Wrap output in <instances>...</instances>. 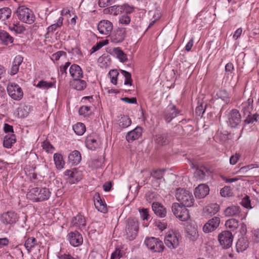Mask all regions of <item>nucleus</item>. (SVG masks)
Here are the masks:
<instances>
[{
	"label": "nucleus",
	"instance_id": "423d86ee",
	"mask_svg": "<svg viewBox=\"0 0 259 259\" xmlns=\"http://www.w3.org/2000/svg\"><path fill=\"white\" fill-rule=\"evenodd\" d=\"M145 243L152 252H161L165 248L162 241L159 238L155 237L146 238Z\"/></svg>",
	"mask_w": 259,
	"mask_h": 259
},
{
	"label": "nucleus",
	"instance_id": "774afa93",
	"mask_svg": "<svg viewBox=\"0 0 259 259\" xmlns=\"http://www.w3.org/2000/svg\"><path fill=\"white\" fill-rule=\"evenodd\" d=\"M112 3V0H99L98 5L101 8H105L111 5Z\"/></svg>",
	"mask_w": 259,
	"mask_h": 259
},
{
	"label": "nucleus",
	"instance_id": "f3484780",
	"mask_svg": "<svg viewBox=\"0 0 259 259\" xmlns=\"http://www.w3.org/2000/svg\"><path fill=\"white\" fill-rule=\"evenodd\" d=\"M1 220L5 224H12L18 221V217L15 212L8 211L1 215Z\"/></svg>",
	"mask_w": 259,
	"mask_h": 259
},
{
	"label": "nucleus",
	"instance_id": "58836bf2",
	"mask_svg": "<svg viewBox=\"0 0 259 259\" xmlns=\"http://www.w3.org/2000/svg\"><path fill=\"white\" fill-rule=\"evenodd\" d=\"M11 10L9 8L0 9V20L5 21L8 19L11 16Z\"/></svg>",
	"mask_w": 259,
	"mask_h": 259
},
{
	"label": "nucleus",
	"instance_id": "a19ab883",
	"mask_svg": "<svg viewBox=\"0 0 259 259\" xmlns=\"http://www.w3.org/2000/svg\"><path fill=\"white\" fill-rule=\"evenodd\" d=\"M73 130L77 135H82L85 131V125L81 122H78L73 126Z\"/></svg>",
	"mask_w": 259,
	"mask_h": 259
},
{
	"label": "nucleus",
	"instance_id": "dca6fc26",
	"mask_svg": "<svg viewBox=\"0 0 259 259\" xmlns=\"http://www.w3.org/2000/svg\"><path fill=\"white\" fill-rule=\"evenodd\" d=\"M113 29V25L108 20H102L98 25V30L100 34L109 35Z\"/></svg>",
	"mask_w": 259,
	"mask_h": 259
},
{
	"label": "nucleus",
	"instance_id": "a211bd4d",
	"mask_svg": "<svg viewBox=\"0 0 259 259\" xmlns=\"http://www.w3.org/2000/svg\"><path fill=\"white\" fill-rule=\"evenodd\" d=\"M65 175L69 177V181L71 184H75L82 179L81 171H78L76 168L66 170Z\"/></svg>",
	"mask_w": 259,
	"mask_h": 259
},
{
	"label": "nucleus",
	"instance_id": "473e14b6",
	"mask_svg": "<svg viewBox=\"0 0 259 259\" xmlns=\"http://www.w3.org/2000/svg\"><path fill=\"white\" fill-rule=\"evenodd\" d=\"M104 227V224L101 222L93 223L89 233V234H94L97 233L98 234H100L102 232Z\"/></svg>",
	"mask_w": 259,
	"mask_h": 259
},
{
	"label": "nucleus",
	"instance_id": "4468645a",
	"mask_svg": "<svg viewBox=\"0 0 259 259\" xmlns=\"http://www.w3.org/2000/svg\"><path fill=\"white\" fill-rule=\"evenodd\" d=\"M67 236L70 244L73 246H79L83 243L82 235L76 231L70 232Z\"/></svg>",
	"mask_w": 259,
	"mask_h": 259
},
{
	"label": "nucleus",
	"instance_id": "e2e57ef3",
	"mask_svg": "<svg viewBox=\"0 0 259 259\" xmlns=\"http://www.w3.org/2000/svg\"><path fill=\"white\" fill-rule=\"evenodd\" d=\"M70 62H67L64 65H61L59 70V74L62 75L67 74V69L70 65Z\"/></svg>",
	"mask_w": 259,
	"mask_h": 259
},
{
	"label": "nucleus",
	"instance_id": "aec40b11",
	"mask_svg": "<svg viewBox=\"0 0 259 259\" xmlns=\"http://www.w3.org/2000/svg\"><path fill=\"white\" fill-rule=\"evenodd\" d=\"M94 201L95 207L99 211L104 213L107 212L106 204L102 201L98 193L95 194L94 197Z\"/></svg>",
	"mask_w": 259,
	"mask_h": 259
},
{
	"label": "nucleus",
	"instance_id": "c03bdc74",
	"mask_svg": "<svg viewBox=\"0 0 259 259\" xmlns=\"http://www.w3.org/2000/svg\"><path fill=\"white\" fill-rule=\"evenodd\" d=\"M225 226L227 228L234 231L238 227V221L235 219H229L226 222Z\"/></svg>",
	"mask_w": 259,
	"mask_h": 259
},
{
	"label": "nucleus",
	"instance_id": "39448f33",
	"mask_svg": "<svg viewBox=\"0 0 259 259\" xmlns=\"http://www.w3.org/2000/svg\"><path fill=\"white\" fill-rule=\"evenodd\" d=\"M19 19L28 24L34 22L35 17L32 11L24 6H20L16 12Z\"/></svg>",
	"mask_w": 259,
	"mask_h": 259
},
{
	"label": "nucleus",
	"instance_id": "680f3d73",
	"mask_svg": "<svg viewBox=\"0 0 259 259\" xmlns=\"http://www.w3.org/2000/svg\"><path fill=\"white\" fill-rule=\"evenodd\" d=\"M118 22L121 24L126 25L130 24L131 18L127 15L123 14L119 17Z\"/></svg>",
	"mask_w": 259,
	"mask_h": 259
},
{
	"label": "nucleus",
	"instance_id": "e433bc0d",
	"mask_svg": "<svg viewBox=\"0 0 259 259\" xmlns=\"http://www.w3.org/2000/svg\"><path fill=\"white\" fill-rule=\"evenodd\" d=\"M54 161L56 167L58 169H61L64 167L65 162L63 159V156L59 153H55L54 155Z\"/></svg>",
	"mask_w": 259,
	"mask_h": 259
},
{
	"label": "nucleus",
	"instance_id": "1a4fd4ad",
	"mask_svg": "<svg viewBox=\"0 0 259 259\" xmlns=\"http://www.w3.org/2000/svg\"><path fill=\"white\" fill-rule=\"evenodd\" d=\"M212 172V170L209 167L201 165L196 168L194 172V177L196 181H204Z\"/></svg>",
	"mask_w": 259,
	"mask_h": 259
},
{
	"label": "nucleus",
	"instance_id": "5fc2aeb1",
	"mask_svg": "<svg viewBox=\"0 0 259 259\" xmlns=\"http://www.w3.org/2000/svg\"><path fill=\"white\" fill-rule=\"evenodd\" d=\"M53 85L54 83L51 82H48L44 80H40L36 85V87L42 89H48L52 88Z\"/></svg>",
	"mask_w": 259,
	"mask_h": 259
},
{
	"label": "nucleus",
	"instance_id": "ddd939ff",
	"mask_svg": "<svg viewBox=\"0 0 259 259\" xmlns=\"http://www.w3.org/2000/svg\"><path fill=\"white\" fill-rule=\"evenodd\" d=\"M241 121V115L236 109H233L228 115V123L232 127H235Z\"/></svg>",
	"mask_w": 259,
	"mask_h": 259
},
{
	"label": "nucleus",
	"instance_id": "f03ea898",
	"mask_svg": "<svg viewBox=\"0 0 259 259\" xmlns=\"http://www.w3.org/2000/svg\"><path fill=\"white\" fill-rule=\"evenodd\" d=\"M51 195L50 189L46 187H35L29 190L26 196L32 202H41L48 200Z\"/></svg>",
	"mask_w": 259,
	"mask_h": 259
},
{
	"label": "nucleus",
	"instance_id": "5701e85b",
	"mask_svg": "<svg viewBox=\"0 0 259 259\" xmlns=\"http://www.w3.org/2000/svg\"><path fill=\"white\" fill-rule=\"evenodd\" d=\"M170 140V136L167 133L157 134L154 137L155 142L160 146L168 144Z\"/></svg>",
	"mask_w": 259,
	"mask_h": 259
},
{
	"label": "nucleus",
	"instance_id": "69168bd1",
	"mask_svg": "<svg viewBox=\"0 0 259 259\" xmlns=\"http://www.w3.org/2000/svg\"><path fill=\"white\" fill-rule=\"evenodd\" d=\"M123 13H125V14L128 15V14H131L133 13L135 10V8L132 6H130L127 4H124L123 5Z\"/></svg>",
	"mask_w": 259,
	"mask_h": 259
},
{
	"label": "nucleus",
	"instance_id": "b1692460",
	"mask_svg": "<svg viewBox=\"0 0 259 259\" xmlns=\"http://www.w3.org/2000/svg\"><path fill=\"white\" fill-rule=\"evenodd\" d=\"M97 137L95 135H90L87 137L85 145L87 147L91 150H95L99 147V143L97 140Z\"/></svg>",
	"mask_w": 259,
	"mask_h": 259
},
{
	"label": "nucleus",
	"instance_id": "4d7b16f0",
	"mask_svg": "<svg viewBox=\"0 0 259 259\" xmlns=\"http://www.w3.org/2000/svg\"><path fill=\"white\" fill-rule=\"evenodd\" d=\"M63 18L62 17H60L58 20L57 23L53 24L50 26L48 29L49 30V31H51L52 32H54L57 27H60L62 24H63Z\"/></svg>",
	"mask_w": 259,
	"mask_h": 259
},
{
	"label": "nucleus",
	"instance_id": "864d4df0",
	"mask_svg": "<svg viewBox=\"0 0 259 259\" xmlns=\"http://www.w3.org/2000/svg\"><path fill=\"white\" fill-rule=\"evenodd\" d=\"M108 44V40L107 39L103 40L96 44V45L94 46L92 49V53H94L98 50H100L101 48L107 45Z\"/></svg>",
	"mask_w": 259,
	"mask_h": 259
},
{
	"label": "nucleus",
	"instance_id": "7ed1b4c3",
	"mask_svg": "<svg viewBox=\"0 0 259 259\" xmlns=\"http://www.w3.org/2000/svg\"><path fill=\"white\" fill-rule=\"evenodd\" d=\"M176 197L181 204L185 206L191 207L194 202L193 195L189 191L183 188H178L176 190Z\"/></svg>",
	"mask_w": 259,
	"mask_h": 259
},
{
	"label": "nucleus",
	"instance_id": "2f4dec72",
	"mask_svg": "<svg viewBox=\"0 0 259 259\" xmlns=\"http://www.w3.org/2000/svg\"><path fill=\"white\" fill-rule=\"evenodd\" d=\"M248 247V241L246 238H239L236 244V250L238 252H243Z\"/></svg>",
	"mask_w": 259,
	"mask_h": 259
},
{
	"label": "nucleus",
	"instance_id": "4be33fe9",
	"mask_svg": "<svg viewBox=\"0 0 259 259\" xmlns=\"http://www.w3.org/2000/svg\"><path fill=\"white\" fill-rule=\"evenodd\" d=\"M142 133V128L137 126L133 130L128 132L126 135V140L128 142H133L140 138Z\"/></svg>",
	"mask_w": 259,
	"mask_h": 259
},
{
	"label": "nucleus",
	"instance_id": "de8ad7c7",
	"mask_svg": "<svg viewBox=\"0 0 259 259\" xmlns=\"http://www.w3.org/2000/svg\"><path fill=\"white\" fill-rule=\"evenodd\" d=\"M219 205L217 203H212L206 207L207 212L210 214H214L219 211Z\"/></svg>",
	"mask_w": 259,
	"mask_h": 259
},
{
	"label": "nucleus",
	"instance_id": "a18cd8bd",
	"mask_svg": "<svg viewBox=\"0 0 259 259\" xmlns=\"http://www.w3.org/2000/svg\"><path fill=\"white\" fill-rule=\"evenodd\" d=\"M29 107L27 106H24L18 108V115L19 117L24 118L28 115Z\"/></svg>",
	"mask_w": 259,
	"mask_h": 259
},
{
	"label": "nucleus",
	"instance_id": "f257e3e1",
	"mask_svg": "<svg viewBox=\"0 0 259 259\" xmlns=\"http://www.w3.org/2000/svg\"><path fill=\"white\" fill-rule=\"evenodd\" d=\"M253 99L249 98L246 101L243 102L240 106L241 114L244 118L243 122L245 124L253 123L257 121L258 114L253 112Z\"/></svg>",
	"mask_w": 259,
	"mask_h": 259
},
{
	"label": "nucleus",
	"instance_id": "603ef678",
	"mask_svg": "<svg viewBox=\"0 0 259 259\" xmlns=\"http://www.w3.org/2000/svg\"><path fill=\"white\" fill-rule=\"evenodd\" d=\"M121 73L125 77L124 84L131 85L133 81L131 74L130 72L123 70H121Z\"/></svg>",
	"mask_w": 259,
	"mask_h": 259
},
{
	"label": "nucleus",
	"instance_id": "c85d7f7f",
	"mask_svg": "<svg viewBox=\"0 0 259 259\" xmlns=\"http://www.w3.org/2000/svg\"><path fill=\"white\" fill-rule=\"evenodd\" d=\"M225 214L228 217H238L240 215L241 210L238 206L232 205L228 207L224 211Z\"/></svg>",
	"mask_w": 259,
	"mask_h": 259
},
{
	"label": "nucleus",
	"instance_id": "393cba45",
	"mask_svg": "<svg viewBox=\"0 0 259 259\" xmlns=\"http://www.w3.org/2000/svg\"><path fill=\"white\" fill-rule=\"evenodd\" d=\"M70 76L74 79H79L83 77V71L81 67L75 64H72L69 68Z\"/></svg>",
	"mask_w": 259,
	"mask_h": 259
},
{
	"label": "nucleus",
	"instance_id": "4c0bfd02",
	"mask_svg": "<svg viewBox=\"0 0 259 259\" xmlns=\"http://www.w3.org/2000/svg\"><path fill=\"white\" fill-rule=\"evenodd\" d=\"M38 245L37 240L34 237L28 238L25 242V247L28 252H30L31 250L35 246Z\"/></svg>",
	"mask_w": 259,
	"mask_h": 259
},
{
	"label": "nucleus",
	"instance_id": "9b49d317",
	"mask_svg": "<svg viewBox=\"0 0 259 259\" xmlns=\"http://www.w3.org/2000/svg\"><path fill=\"white\" fill-rule=\"evenodd\" d=\"M71 225L78 228L81 231H87L85 218L80 213H78L72 218L71 221Z\"/></svg>",
	"mask_w": 259,
	"mask_h": 259
},
{
	"label": "nucleus",
	"instance_id": "72a5a7b5",
	"mask_svg": "<svg viewBox=\"0 0 259 259\" xmlns=\"http://www.w3.org/2000/svg\"><path fill=\"white\" fill-rule=\"evenodd\" d=\"M197 229L195 226H190L187 228V236L191 241H195L198 237Z\"/></svg>",
	"mask_w": 259,
	"mask_h": 259
},
{
	"label": "nucleus",
	"instance_id": "bf43d9fd",
	"mask_svg": "<svg viewBox=\"0 0 259 259\" xmlns=\"http://www.w3.org/2000/svg\"><path fill=\"white\" fill-rule=\"evenodd\" d=\"M206 106V105L203 106L202 103L199 104V103H198V106L196 107L195 109L196 114L197 116H202L205 111Z\"/></svg>",
	"mask_w": 259,
	"mask_h": 259
},
{
	"label": "nucleus",
	"instance_id": "7c9ffc66",
	"mask_svg": "<svg viewBox=\"0 0 259 259\" xmlns=\"http://www.w3.org/2000/svg\"><path fill=\"white\" fill-rule=\"evenodd\" d=\"M72 88L77 91H82L87 88V82L85 80L79 79H74L71 82Z\"/></svg>",
	"mask_w": 259,
	"mask_h": 259
},
{
	"label": "nucleus",
	"instance_id": "052dcab7",
	"mask_svg": "<svg viewBox=\"0 0 259 259\" xmlns=\"http://www.w3.org/2000/svg\"><path fill=\"white\" fill-rule=\"evenodd\" d=\"M241 204L246 208H251L252 207L251 205L250 200L249 197L246 195L242 199Z\"/></svg>",
	"mask_w": 259,
	"mask_h": 259
},
{
	"label": "nucleus",
	"instance_id": "6ab92c4d",
	"mask_svg": "<svg viewBox=\"0 0 259 259\" xmlns=\"http://www.w3.org/2000/svg\"><path fill=\"white\" fill-rule=\"evenodd\" d=\"M126 35L125 28H118L111 36V42L118 44L122 42Z\"/></svg>",
	"mask_w": 259,
	"mask_h": 259
},
{
	"label": "nucleus",
	"instance_id": "412c9836",
	"mask_svg": "<svg viewBox=\"0 0 259 259\" xmlns=\"http://www.w3.org/2000/svg\"><path fill=\"white\" fill-rule=\"evenodd\" d=\"M209 189L205 184H200L195 188L194 194L196 198H203L209 193Z\"/></svg>",
	"mask_w": 259,
	"mask_h": 259
},
{
	"label": "nucleus",
	"instance_id": "f704fd0d",
	"mask_svg": "<svg viewBox=\"0 0 259 259\" xmlns=\"http://www.w3.org/2000/svg\"><path fill=\"white\" fill-rule=\"evenodd\" d=\"M16 142V136L14 134H8L5 136L3 141V145L5 147L10 148L13 144Z\"/></svg>",
	"mask_w": 259,
	"mask_h": 259
},
{
	"label": "nucleus",
	"instance_id": "ea45409f",
	"mask_svg": "<svg viewBox=\"0 0 259 259\" xmlns=\"http://www.w3.org/2000/svg\"><path fill=\"white\" fill-rule=\"evenodd\" d=\"M186 207L187 206H184V207H182V209L181 210V211L178 216L177 218L181 221H187L190 218L189 210L186 208Z\"/></svg>",
	"mask_w": 259,
	"mask_h": 259
},
{
	"label": "nucleus",
	"instance_id": "3c124183",
	"mask_svg": "<svg viewBox=\"0 0 259 259\" xmlns=\"http://www.w3.org/2000/svg\"><path fill=\"white\" fill-rule=\"evenodd\" d=\"M78 113L80 115L89 116L92 113L91 107L88 106H82L79 108Z\"/></svg>",
	"mask_w": 259,
	"mask_h": 259
},
{
	"label": "nucleus",
	"instance_id": "9d476101",
	"mask_svg": "<svg viewBox=\"0 0 259 259\" xmlns=\"http://www.w3.org/2000/svg\"><path fill=\"white\" fill-rule=\"evenodd\" d=\"M180 112L176 105L170 104L164 111V118L166 122L169 123L180 114Z\"/></svg>",
	"mask_w": 259,
	"mask_h": 259
},
{
	"label": "nucleus",
	"instance_id": "6e6552de",
	"mask_svg": "<svg viewBox=\"0 0 259 259\" xmlns=\"http://www.w3.org/2000/svg\"><path fill=\"white\" fill-rule=\"evenodd\" d=\"M218 241L220 245L223 248H229L232 244L233 236L232 233L229 231H224L218 235Z\"/></svg>",
	"mask_w": 259,
	"mask_h": 259
},
{
	"label": "nucleus",
	"instance_id": "f8f14e48",
	"mask_svg": "<svg viewBox=\"0 0 259 259\" xmlns=\"http://www.w3.org/2000/svg\"><path fill=\"white\" fill-rule=\"evenodd\" d=\"M164 243L168 248H176L179 244V238L174 232H169L165 237Z\"/></svg>",
	"mask_w": 259,
	"mask_h": 259
},
{
	"label": "nucleus",
	"instance_id": "20e7f679",
	"mask_svg": "<svg viewBox=\"0 0 259 259\" xmlns=\"http://www.w3.org/2000/svg\"><path fill=\"white\" fill-rule=\"evenodd\" d=\"M139 228L138 220L136 218H129L126 221L125 232L126 238L133 240L137 236Z\"/></svg>",
	"mask_w": 259,
	"mask_h": 259
},
{
	"label": "nucleus",
	"instance_id": "a878e982",
	"mask_svg": "<svg viewBox=\"0 0 259 259\" xmlns=\"http://www.w3.org/2000/svg\"><path fill=\"white\" fill-rule=\"evenodd\" d=\"M152 208L156 215L160 218H164L166 216V209L161 203L158 202H153Z\"/></svg>",
	"mask_w": 259,
	"mask_h": 259
},
{
	"label": "nucleus",
	"instance_id": "37998d69",
	"mask_svg": "<svg viewBox=\"0 0 259 259\" xmlns=\"http://www.w3.org/2000/svg\"><path fill=\"white\" fill-rule=\"evenodd\" d=\"M217 96L221 99L225 103H228L230 101V98L228 93L225 90H220L217 93Z\"/></svg>",
	"mask_w": 259,
	"mask_h": 259
},
{
	"label": "nucleus",
	"instance_id": "13d9d810",
	"mask_svg": "<svg viewBox=\"0 0 259 259\" xmlns=\"http://www.w3.org/2000/svg\"><path fill=\"white\" fill-rule=\"evenodd\" d=\"M139 211L140 214V217L143 221H148L150 219L148 209L145 208H140Z\"/></svg>",
	"mask_w": 259,
	"mask_h": 259
},
{
	"label": "nucleus",
	"instance_id": "0eeeda50",
	"mask_svg": "<svg viewBox=\"0 0 259 259\" xmlns=\"http://www.w3.org/2000/svg\"><path fill=\"white\" fill-rule=\"evenodd\" d=\"M9 96L14 100L20 101L23 97V92L21 88L17 83L10 82L7 88Z\"/></svg>",
	"mask_w": 259,
	"mask_h": 259
},
{
	"label": "nucleus",
	"instance_id": "6e6d98bb",
	"mask_svg": "<svg viewBox=\"0 0 259 259\" xmlns=\"http://www.w3.org/2000/svg\"><path fill=\"white\" fill-rule=\"evenodd\" d=\"M123 7L122 5L114 6L110 7V10L111 13L114 15H118L123 13Z\"/></svg>",
	"mask_w": 259,
	"mask_h": 259
},
{
	"label": "nucleus",
	"instance_id": "c756f323",
	"mask_svg": "<svg viewBox=\"0 0 259 259\" xmlns=\"http://www.w3.org/2000/svg\"><path fill=\"white\" fill-rule=\"evenodd\" d=\"M14 41V38L11 36L7 32L4 30L0 31V44L3 45L7 46Z\"/></svg>",
	"mask_w": 259,
	"mask_h": 259
},
{
	"label": "nucleus",
	"instance_id": "2eb2a0df",
	"mask_svg": "<svg viewBox=\"0 0 259 259\" xmlns=\"http://www.w3.org/2000/svg\"><path fill=\"white\" fill-rule=\"evenodd\" d=\"M220 219L219 217H214L209 220L203 226V231L205 233H208L215 230L219 226Z\"/></svg>",
	"mask_w": 259,
	"mask_h": 259
},
{
	"label": "nucleus",
	"instance_id": "338daca9",
	"mask_svg": "<svg viewBox=\"0 0 259 259\" xmlns=\"http://www.w3.org/2000/svg\"><path fill=\"white\" fill-rule=\"evenodd\" d=\"M220 194L223 197L230 196L231 195V189L229 187L225 186L221 190Z\"/></svg>",
	"mask_w": 259,
	"mask_h": 259
},
{
	"label": "nucleus",
	"instance_id": "c9c22d12",
	"mask_svg": "<svg viewBox=\"0 0 259 259\" xmlns=\"http://www.w3.org/2000/svg\"><path fill=\"white\" fill-rule=\"evenodd\" d=\"M112 52L120 62L124 63L127 61L126 55L122 51L120 48H114L113 49Z\"/></svg>",
	"mask_w": 259,
	"mask_h": 259
},
{
	"label": "nucleus",
	"instance_id": "79ce46f5",
	"mask_svg": "<svg viewBox=\"0 0 259 259\" xmlns=\"http://www.w3.org/2000/svg\"><path fill=\"white\" fill-rule=\"evenodd\" d=\"M132 123V120L127 116L123 115L119 119V126L122 128L128 127Z\"/></svg>",
	"mask_w": 259,
	"mask_h": 259
},
{
	"label": "nucleus",
	"instance_id": "49530a36",
	"mask_svg": "<svg viewBox=\"0 0 259 259\" xmlns=\"http://www.w3.org/2000/svg\"><path fill=\"white\" fill-rule=\"evenodd\" d=\"M111 82L116 85L117 82V77L119 75V72L117 69H112L108 73Z\"/></svg>",
	"mask_w": 259,
	"mask_h": 259
},
{
	"label": "nucleus",
	"instance_id": "0e129e2a",
	"mask_svg": "<svg viewBox=\"0 0 259 259\" xmlns=\"http://www.w3.org/2000/svg\"><path fill=\"white\" fill-rule=\"evenodd\" d=\"M42 147L48 153H53L54 150V147L49 142H45L43 143Z\"/></svg>",
	"mask_w": 259,
	"mask_h": 259
},
{
	"label": "nucleus",
	"instance_id": "8fccbe9b",
	"mask_svg": "<svg viewBox=\"0 0 259 259\" xmlns=\"http://www.w3.org/2000/svg\"><path fill=\"white\" fill-rule=\"evenodd\" d=\"M165 169H157L151 173L152 177L156 180H159L163 178Z\"/></svg>",
	"mask_w": 259,
	"mask_h": 259
},
{
	"label": "nucleus",
	"instance_id": "09e8293b",
	"mask_svg": "<svg viewBox=\"0 0 259 259\" xmlns=\"http://www.w3.org/2000/svg\"><path fill=\"white\" fill-rule=\"evenodd\" d=\"M184 205L182 204H180L178 203L175 202L172 203L171 206V210L174 213V214L178 218V215L181 211V210L182 209V207H184Z\"/></svg>",
	"mask_w": 259,
	"mask_h": 259
},
{
	"label": "nucleus",
	"instance_id": "cd10ccee",
	"mask_svg": "<svg viewBox=\"0 0 259 259\" xmlns=\"http://www.w3.org/2000/svg\"><path fill=\"white\" fill-rule=\"evenodd\" d=\"M81 160V154L77 150L72 151L68 155V162L71 165H76L80 163Z\"/></svg>",
	"mask_w": 259,
	"mask_h": 259
},
{
	"label": "nucleus",
	"instance_id": "bb28decb",
	"mask_svg": "<svg viewBox=\"0 0 259 259\" xmlns=\"http://www.w3.org/2000/svg\"><path fill=\"white\" fill-rule=\"evenodd\" d=\"M23 58L20 55H17L15 57L10 73L11 75H15L18 72L19 66L23 62Z\"/></svg>",
	"mask_w": 259,
	"mask_h": 259
}]
</instances>
